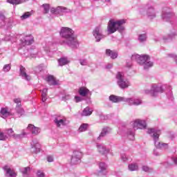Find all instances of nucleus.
<instances>
[{"instance_id":"obj_26","label":"nucleus","mask_w":177,"mask_h":177,"mask_svg":"<svg viewBox=\"0 0 177 177\" xmlns=\"http://www.w3.org/2000/svg\"><path fill=\"white\" fill-rule=\"evenodd\" d=\"M147 10V15L149 19H154L156 17V11L154 10V8L153 7H146Z\"/></svg>"},{"instance_id":"obj_38","label":"nucleus","mask_w":177,"mask_h":177,"mask_svg":"<svg viewBox=\"0 0 177 177\" xmlns=\"http://www.w3.org/2000/svg\"><path fill=\"white\" fill-rule=\"evenodd\" d=\"M26 135H27V133H26V131H22V133L21 134H13L12 138L14 139H21V138H24V136H26Z\"/></svg>"},{"instance_id":"obj_51","label":"nucleus","mask_w":177,"mask_h":177,"mask_svg":"<svg viewBox=\"0 0 177 177\" xmlns=\"http://www.w3.org/2000/svg\"><path fill=\"white\" fill-rule=\"evenodd\" d=\"M169 57H171V59H174L175 60L176 63L177 64V55L175 54H168Z\"/></svg>"},{"instance_id":"obj_61","label":"nucleus","mask_w":177,"mask_h":177,"mask_svg":"<svg viewBox=\"0 0 177 177\" xmlns=\"http://www.w3.org/2000/svg\"><path fill=\"white\" fill-rule=\"evenodd\" d=\"M104 2H107L108 3H110L111 2V0H104Z\"/></svg>"},{"instance_id":"obj_44","label":"nucleus","mask_w":177,"mask_h":177,"mask_svg":"<svg viewBox=\"0 0 177 177\" xmlns=\"http://www.w3.org/2000/svg\"><path fill=\"white\" fill-rule=\"evenodd\" d=\"M79 62L81 66H88V60L85 59H80Z\"/></svg>"},{"instance_id":"obj_29","label":"nucleus","mask_w":177,"mask_h":177,"mask_svg":"<svg viewBox=\"0 0 177 177\" xmlns=\"http://www.w3.org/2000/svg\"><path fill=\"white\" fill-rule=\"evenodd\" d=\"M106 56H109V57H111L112 59H117V57H118V53L110 49L106 50Z\"/></svg>"},{"instance_id":"obj_59","label":"nucleus","mask_w":177,"mask_h":177,"mask_svg":"<svg viewBox=\"0 0 177 177\" xmlns=\"http://www.w3.org/2000/svg\"><path fill=\"white\" fill-rule=\"evenodd\" d=\"M153 154H154V156H159L160 153H158V151H157V149H155L153 151Z\"/></svg>"},{"instance_id":"obj_27","label":"nucleus","mask_w":177,"mask_h":177,"mask_svg":"<svg viewBox=\"0 0 177 177\" xmlns=\"http://www.w3.org/2000/svg\"><path fill=\"white\" fill-rule=\"evenodd\" d=\"M23 177H31L30 175L31 172V167H23L20 169Z\"/></svg>"},{"instance_id":"obj_40","label":"nucleus","mask_w":177,"mask_h":177,"mask_svg":"<svg viewBox=\"0 0 177 177\" xmlns=\"http://www.w3.org/2000/svg\"><path fill=\"white\" fill-rule=\"evenodd\" d=\"M15 109L19 115H23V114H24V109H23L21 106H17Z\"/></svg>"},{"instance_id":"obj_45","label":"nucleus","mask_w":177,"mask_h":177,"mask_svg":"<svg viewBox=\"0 0 177 177\" xmlns=\"http://www.w3.org/2000/svg\"><path fill=\"white\" fill-rule=\"evenodd\" d=\"M62 100H64V102L70 100V99H71V95H70L69 94H65L64 96H62Z\"/></svg>"},{"instance_id":"obj_32","label":"nucleus","mask_w":177,"mask_h":177,"mask_svg":"<svg viewBox=\"0 0 177 177\" xmlns=\"http://www.w3.org/2000/svg\"><path fill=\"white\" fill-rule=\"evenodd\" d=\"M9 114V111L7 108H1L0 111V115L2 118H6V117H8Z\"/></svg>"},{"instance_id":"obj_17","label":"nucleus","mask_w":177,"mask_h":177,"mask_svg":"<svg viewBox=\"0 0 177 177\" xmlns=\"http://www.w3.org/2000/svg\"><path fill=\"white\" fill-rule=\"evenodd\" d=\"M67 12V8L62 7V6H58L56 8H52L50 9V12L53 15H62L63 13H66Z\"/></svg>"},{"instance_id":"obj_60","label":"nucleus","mask_w":177,"mask_h":177,"mask_svg":"<svg viewBox=\"0 0 177 177\" xmlns=\"http://www.w3.org/2000/svg\"><path fill=\"white\" fill-rule=\"evenodd\" d=\"M140 15H145V9L144 8H140Z\"/></svg>"},{"instance_id":"obj_37","label":"nucleus","mask_w":177,"mask_h":177,"mask_svg":"<svg viewBox=\"0 0 177 177\" xmlns=\"http://www.w3.org/2000/svg\"><path fill=\"white\" fill-rule=\"evenodd\" d=\"M58 63L59 66H66V64H68V59L66 57H62L58 60Z\"/></svg>"},{"instance_id":"obj_43","label":"nucleus","mask_w":177,"mask_h":177,"mask_svg":"<svg viewBox=\"0 0 177 177\" xmlns=\"http://www.w3.org/2000/svg\"><path fill=\"white\" fill-rule=\"evenodd\" d=\"M42 6L44 8V13H48L49 12V9H50L49 4H43Z\"/></svg>"},{"instance_id":"obj_2","label":"nucleus","mask_w":177,"mask_h":177,"mask_svg":"<svg viewBox=\"0 0 177 177\" xmlns=\"http://www.w3.org/2000/svg\"><path fill=\"white\" fill-rule=\"evenodd\" d=\"M147 133L153 138L156 149H162L163 150L168 149V144L160 142V135H161L160 129L154 128L148 129Z\"/></svg>"},{"instance_id":"obj_11","label":"nucleus","mask_w":177,"mask_h":177,"mask_svg":"<svg viewBox=\"0 0 177 177\" xmlns=\"http://www.w3.org/2000/svg\"><path fill=\"white\" fill-rule=\"evenodd\" d=\"M0 26L1 27H10V26H12V23H10V19L5 17V11L3 10L0 11Z\"/></svg>"},{"instance_id":"obj_35","label":"nucleus","mask_w":177,"mask_h":177,"mask_svg":"<svg viewBox=\"0 0 177 177\" xmlns=\"http://www.w3.org/2000/svg\"><path fill=\"white\" fill-rule=\"evenodd\" d=\"M128 168L129 170L131 171H138V169H139V166H138V164L136 163H131L129 165Z\"/></svg>"},{"instance_id":"obj_56","label":"nucleus","mask_w":177,"mask_h":177,"mask_svg":"<svg viewBox=\"0 0 177 177\" xmlns=\"http://www.w3.org/2000/svg\"><path fill=\"white\" fill-rule=\"evenodd\" d=\"M167 97H169L170 100H174V96L172 95V92L171 91L169 92V96L167 95Z\"/></svg>"},{"instance_id":"obj_63","label":"nucleus","mask_w":177,"mask_h":177,"mask_svg":"<svg viewBox=\"0 0 177 177\" xmlns=\"http://www.w3.org/2000/svg\"><path fill=\"white\" fill-rule=\"evenodd\" d=\"M27 1L28 0H24L23 3H24V2H27Z\"/></svg>"},{"instance_id":"obj_41","label":"nucleus","mask_w":177,"mask_h":177,"mask_svg":"<svg viewBox=\"0 0 177 177\" xmlns=\"http://www.w3.org/2000/svg\"><path fill=\"white\" fill-rule=\"evenodd\" d=\"M88 129V124H82L79 127V132H85Z\"/></svg>"},{"instance_id":"obj_42","label":"nucleus","mask_w":177,"mask_h":177,"mask_svg":"<svg viewBox=\"0 0 177 177\" xmlns=\"http://www.w3.org/2000/svg\"><path fill=\"white\" fill-rule=\"evenodd\" d=\"M10 68H12V66H10V64H6L3 66V71H4V73H8L9 71H10Z\"/></svg>"},{"instance_id":"obj_4","label":"nucleus","mask_w":177,"mask_h":177,"mask_svg":"<svg viewBox=\"0 0 177 177\" xmlns=\"http://www.w3.org/2000/svg\"><path fill=\"white\" fill-rule=\"evenodd\" d=\"M125 23H127L125 19H120L118 21L111 19L109 21L107 28L109 34H114L115 31L123 32V31L125 30V26H124Z\"/></svg>"},{"instance_id":"obj_33","label":"nucleus","mask_w":177,"mask_h":177,"mask_svg":"<svg viewBox=\"0 0 177 177\" xmlns=\"http://www.w3.org/2000/svg\"><path fill=\"white\" fill-rule=\"evenodd\" d=\"M48 99V88H44L41 91V100L43 102H46Z\"/></svg>"},{"instance_id":"obj_14","label":"nucleus","mask_w":177,"mask_h":177,"mask_svg":"<svg viewBox=\"0 0 177 177\" xmlns=\"http://www.w3.org/2000/svg\"><path fill=\"white\" fill-rule=\"evenodd\" d=\"M96 147L98 153L102 156H107L110 153V149L106 148L104 144L97 143Z\"/></svg>"},{"instance_id":"obj_8","label":"nucleus","mask_w":177,"mask_h":177,"mask_svg":"<svg viewBox=\"0 0 177 177\" xmlns=\"http://www.w3.org/2000/svg\"><path fill=\"white\" fill-rule=\"evenodd\" d=\"M164 88H165V85L152 84L151 90H145V93L151 96H157L158 93H162L164 92Z\"/></svg>"},{"instance_id":"obj_1","label":"nucleus","mask_w":177,"mask_h":177,"mask_svg":"<svg viewBox=\"0 0 177 177\" xmlns=\"http://www.w3.org/2000/svg\"><path fill=\"white\" fill-rule=\"evenodd\" d=\"M59 35L64 39L60 41L61 45H67L71 49H77L80 46V43L74 35L73 29L68 27H62L59 31Z\"/></svg>"},{"instance_id":"obj_62","label":"nucleus","mask_w":177,"mask_h":177,"mask_svg":"<svg viewBox=\"0 0 177 177\" xmlns=\"http://www.w3.org/2000/svg\"><path fill=\"white\" fill-rule=\"evenodd\" d=\"M169 90L171 91V89H172V88L171 86H168Z\"/></svg>"},{"instance_id":"obj_52","label":"nucleus","mask_w":177,"mask_h":177,"mask_svg":"<svg viewBox=\"0 0 177 177\" xmlns=\"http://www.w3.org/2000/svg\"><path fill=\"white\" fill-rule=\"evenodd\" d=\"M75 102L76 103H80V102H82V98L80 96H75Z\"/></svg>"},{"instance_id":"obj_53","label":"nucleus","mask_w":177,"mask_h":177,"mask_svg":"<svg viewBox=\"0 0 177 177\" xmlns=\"http://www.w3.org/2000/svg\"><path fill=\"white\" fill-rule=\"evenodd\" d=\"M126 67H127L128 68H131L132 67V62L127 61Z\"/></svg>"},{"instance_id":"obj_15","label":"nucleus","mask_w":177,"mask_h":177,"mask_svg":"<svg viewBox=\"0 0 177 177\" xmlns=\"http://www.w3.org/2000/svg\"><path fill=\"white\" fill-rule=\"evenodd\" d=\"M21 43L24 46H26V45H31L34 43V37L31 35L25 36L21 39Z\"/></svg>"},{"instance_id":"obj_46","label":"nucleus","mask_w":177,"mask_h":177,"mask_svg":"<svg viewBox=\"0 0 177 177\" xmlns=\"http://www.w3.org/2000/svg\"><path fill=\"white\" fill-rule=\"evenodd\" d=\"M8 136L5 135V133L0 131V140H6Z\"/></svg>"},{"instance_id":"obj_48","label":"nucleus","mask_w":177,"mask_h":177,"mask_svg":"<svg viewBox=\"0 0 177 177\" xmlns=\"http://www.w3.org/2000/svg\"><path fill=\"white\" fill-rule=\"evenodd\" d=\"M142 169L145 172H150L151 171V169L146 165L142 166Z\"/></svg>"},{"instance_id":"obj_13","label":"nucleus","mask_w":177,"mask_h":177,"mask_svg":"<svg viewBox=\"0 0 177 177\" xmlns=\"http://www.w3.org/2000/svg\"><path fill=\"white\" fill-rule=\"evenodd\" d=\"M99 170L95 172V174L97 176H102V175H104L107 169V164L104 162H100L98 163Z\"/></svg>"},{"instance_id":"obj_50","label":"nucleus","mask_w":177,"mask_h":177,"mask_svg":"<svg viewBox=\"0 0 177 177\" xmlns=\"http://www.w3.org/2000/svg\"><path fill=\"white\" fill-rule=\"evenodd\" d=\"M37 177H45V174L41 170H38L37 172Z\"/></svg>"},{"instance_id":"obj_7","label":"nucleus","mask_w":177,"mask_h":177,"mask_svg":"<svg viewBox=\"0 0 177 177\" xmlns=\"http://www.w3.org/2000/svg\"><path fill=\"white\" fill-rule=\"evenodd\" d=\"M116 80L117 84L120 89H127V88L131 86V82H129V80L122 72H118L116 74Z\"/></svg>"},{"instance_id":"obj_31","label":"nucleus","mask_w":177,"mask_h":177,"mask_svg":"<svg viewBox=\"0 0 177 177\" xmlns=\"http://www.w3.org/2000/svg\"><path fill=\"white\" fill-rule=\"evenodd\" d=\"M109 132H110V128L109 127L104 128L101 133L100 134L99 137H97V140H100V139H102V138H104V136H106V135H107Z\"/></svg>"},{"instance_id":"obj_10","label":"nucleus","mask_w":177,"mask_h":177,"mask_svg":"<svg viewBox=\"0 0 177 177\" xmlns=\"http://www.w3.org/2000/svg\"><path fill=\"white\" fill-rule=\"evenodd\" d=\"M93 35L95 38L96 42H100V40L104 38V35H103V31L102 30V28L100 26H97L93 31Z\"/></svg>"},{"instance_id":"obj_34","label":"nucleus","mask_w":177,"mask_h":177,"mask_svg":"<svg viewBox=\"0 0 177 177\" xmlns=\"http://www.w3.org/2000/svg\"><path fill=\"white\" fill-rule=\"evenodd\" d=\"M32 11L30 12H24L21 17V20H27V19H30V16H32Z\"/></svg>"},{"instance_id":"obj_49","label":"nucleus","mask_w":177,"mask_h":177,"mask_svg":"<svg viewBox=\"0 0 177 177\" xmlns=\"http://www.w3.org/2000/svg\"><path fill=\"white\" fill-rule=\"evenodd\" d=\"M121 160L125 162L127 161H128V157L127 156V155L125 153H122L121 155Z\"/></svg>"},{"instance_id":"obj_18","label":"nucleus","mask_w":177,"mask_h":177,"mask_svg":"<svg viewBox=\"0 0 177 177\" xmlns=\"http://www.w3.org/2000/svg\"><path fill=\"white\" fill-rule=\"evenodd\" d=\"M30 146L33 153H39L41 151V144H39L37 140H33L30 142Z\"/></svg>"},{"instance_id":"obj_28","label":"nucleus","mask_w":177,"mask_h":177,"mask_svg":"<svg viewBox=\"0 0 177 177\" xmlns=\"http://www.w3.org/2000/svg\"><path fill=\"white\" fill-rule=\"evenodd\" d=\"M138 42H140V44H145V42L147 41V33L143 32V33L138 34Z\"/></svg>"},{"instance_id":"obj_57","label":"nucleus","mask_w":177,"mask_h":177,"mask_svg":"<svg viewBox=\"0 0 177 177\" xmlns=\"http://www.w3.org/2000/svg\"><path fill=\"white\" fill-rule=\"evenodd\" d=\"M5 41H12V36H6L5 38H4Z\"/></svg>"},{"instance_id":"obj_19","label":"nucleus","mask_w":177,"mask_h":177,"mask_svg":"<svg viewBox=\"0 0 177 177\" xmlns=\"http://www.w3.org/2000/svg\"><path fill=\"white\" fill-rule=\"evenodd\" d=\"M46 81L48 82V85H60V81L56 80V77L52 75H48L46 77Z\"/></svg>"},{"instance_id":"obj_12","label":"nucleus","mask_w":177,"mask_h":177,"mask_svg":"<svg viewBox=\"0 0 177 177\" xmlns=\"http://www.w3.org/2000/svg\"><path fill=\"white\" fill-rule=\"evenodd\" d=\"M81 158H82V152L80 151H73V154L71 157V162L73 165H75L79 164L80 161H81Z\"/></svg>"},{"instance_id":"obj_6","label":"nucleus","mask_w":177,"mask_h":177,"mask_svg":"<svg viewBox=\"0 0 177 177\" xmlns=\"http://www.w3.org/2000/svg\"><path fill=\"white\" fill-rule=\"evenodd\" d=\"M162 19L164 21H169L171 24H177V15L172 12V10L165 8L162 10Z\"/></svg>"},{"instance_id":"obj_5","label":"nucleus","mask_w":177,"mask_h":177,"mask_svg":"<svg viewBox=\"0 0 177 177\" xmlns=\"http://www.w3.org/2000/svg\"><path fill=\"white\" fill-rule=\"evenodd\" d=\"M133 62H137L140 66H143L145 70L153 67V62L150 61V56L147 55H140L139 54H134L131 56Z\"/></svg>"},{"instance_id":"obj_25","label":"nucleus","mask_w":177,"mask_h":177,"mask_svg":"<svg viewBox=\"0 0 177 177\" xmlns=\"http://www.w3.org/2000/svg\"><path fill=\"white\" fill-rule=\"evenodd\" d=\"M176 37V32H173L170 34L165 35L162 37L163 42H170V41H172Z\"/></svg>"},{"instance_id":"obj_3","label":"nucleus","mask_w":177,"mask_h":177,"mask_svg":"<svg viewBox=\"0 0 177 177\" xmlns=\"http://www.w3.org/2000/svg\"><path fill=\"white\" fill-rule=\"evenodd\" d=\"M133 129H129L127 136L130 140H135V129H146L147 128V122L142 119H136L133 123Z\"/></svg>"},{"instance_id":"obj_64","label":"nucleus","mask_w":177,"mask_h":177,"mask_svg":"<svg viewBox=\"0 0 177 177\" xmlns=\"http://www.w3.org/2000/svg\"><path fill=\"white\" fill-rule=\"evenodd\" d=\"M46 50V52H49L50 50H49V48H48V49Z\"/></svg>"},{"instance_id":"obj_23","label":"nucleus","mask_w":177,"mask_h":177,"mask_svg":"<svg viewBox=\"0 0 177 177\" xmlns=\"http://www.w3.org/2000/svg\"><path fill=\"white\" fill-rule=\"evenodd\" d=\"M3 169L6 171V176H7V177H16V176H17V174H16L15 170L9 168V167L5 166L3 167Z\"/></svg>"},{"instance_id":"obj_21","label":"nucleus","mask_w":177,"mask_h":177,"mask_svg":"<svg viewBox=\"0 0 177 177\" xmlns=\"http://www.w3.org/2000/svg\"><path fill=\"white\" fill-rule=\"evenodd\" d=\"M20 75L23 80H26V81H30L31 80V76L30 75L27 74V72H26V68L24 66L20 67Z\"/></svg>"},{"instance_id":"obj_20","label":"nucleus","mask_w":177,"mask_h":177,"mask_svg":"<svg viewBox=\"0 0 177 177\" xmlns=\"http://www.w3.org/2000/svg\"><path fill=\"white\" fill-rule=\"evenodd\" d=\"M109 100L110 102H112V103H120V102H125L126 98L124 97L111 95L109 96Z\"/></svg>"},{"instance_id":"obj_39","label":"nucleus","mask_w":177,"mask_h":177,"mask_svg":"<svg viewBox=\"0 0 177 177\" xmlns=\"http://www.w3.org/2000/svg\"><path fill=\"white\" fill-rule=\"evenodd\" d=\"M5 135L8 136V138H13V135H15V131L12 129H8L5 131Z\"/></svg>"},{"instance_id":"obj_22","label":"nucleus","mask_w":177,"mask_h":177,"mask_svg":"<svg viewBox=\"0 0 177 177\" xmlns=\"http://www.w3.org/2000/svg\"><path fill=\"white\" fill-rule=\"evenodd\" d=\"M78 92L79 95L83 97H85V96H91V95H92L91 91H89V89H88L86 87H81Z\"/></svg>"},{"instance_id":"obj_9","label":"nucleus","mask_w":177,"mask_h":177,"mask_svg":"<svg viewBox=\"0 0 177 177\" xmlns=\"http://www.w3.org/2000/svg\"><path fill=\"white\" fill-rule=\"evenodd\" d=\"M54 122L57 128H63V127H66L68 125V120L64 116H57L55 118Z\"/></svg>"},{"instance_id":"obj_24","label":"nucleus","mask_w":177,"mask_h":177,"mask_svg":"<svg viewBox=\"0 0 177 177\" xmlns=\"http://www.w3.org/2000/svg\"><path fill=\"white\" fill-rule=\"evenodd\" d=\"M27 129L31 132L32 135H38V133L41 132V129L34 126L33 124H29Z\"/></svg>"},{"instance_id":"obj_47","label":"nucleus","mask_w":177,"mask_h":177,"mask_svg":"<svg viewBox=\"0 0 177 177\" xmlns=\"http://www.w3.org/2000/svg\"><path fill=\"white\" fill-rule=\"evenodd\" d=\"M14 103L17 104V106H21V98H15L13 100Z\"/></svg>"},{"instance_id":"obj_54","label":"nucleus","mask_w":177,"mask_h":177,"mask_svg":"<svg viewBox=\"0 0 177 177\" xmlns=\"http://www.w3.org/2000/svg\"><path fill=\"white\" fill-rule=\"evenodd\" d=\"M53 160H54L53 156H47V161L48 162H53Z\"/></svg>"},{"instance_id":"obj_55","label":"nucleus","mask_w":177,"mask_h":177,"mask_svg":"<svg viewBox=\"0 0 177 177\" xmlns=\"http://www.w3.org/2000/svg\"><path fill=\"white\" fill-rule=\"evenodd\" d=\"M171 160H172L173 162L175 164V165H177V156H174L171 158Z\"/></svg>"},{"instance_id":"obj_58","label":"nucleus","mask_w":177,"mask_h":177,"mask_svg":"<svg viewBox=\"0 0 177 177\" xmlns=\"http://www.w3.org/2000/svg\"><path fill=\"white\" fill-rule=\"evenodd\" d=\"M106 68H108V69L113 68V64H108L106 66Z\"/></svg>"},{"instance_id":"obj_30","label":"nucleus","mask_w":177,"mask_h":177,"mask_svg":"<svg viewBox=\"0 0 177 177\" xmlns=\"http://www.w3.org/2000/svg\"><path fill=\"white\" fill-rule=\"evenodd\" d=\"M93 111V110H92V109H91L89 106H87L83 110L81 115L82 117H88L92 114Z\"/></svg>"},{"instance_id":"obj_36","label":"nucleus","mask_w":177,"mask_h":177,"mask_svg":"<svg viewBox=\"0 0 177 177\" xmlns=\"http://www.w3.org/2000/svg\"><path fill=\"white\" fill-rule=\"evenodd\" d=\"M24 0H7L6 2L8 3H10V5H20L23 3Z\"/></svg>"},{"instance_id":"obj_16","label":"nucleus","mask_w":177,"mask_h":177,"mask_svg":"<svg viewBox=\"0 0 177 177\" xmlns=\"http://www.w3.org/2000/svg\"><path fill=\"white\" fill-rule=\"evenodd\" d=\"M125 102L129 106H140V104H142V100L137 97L126 98Z\"/></svg>"}]
</instances>
